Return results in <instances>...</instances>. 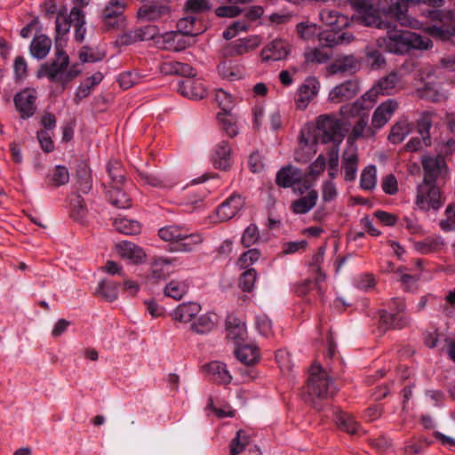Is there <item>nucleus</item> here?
Here are the masks:
<instances>
[{
    "mask_svg": "<svg viewBox=\"0 0 455 455\" xmlns=\"http://www.w3.org/2000/svg\"><path fill=\"white\" fill-rule=\"evenodd\" d=\"M374 0H355L356 20L367 27H374L379 29H387V36L378 39V44L395 54H403L411 49L427 50L432 47V42L419 34L410 30L396 29L394 17L387 12L385 19L376 8Z\"/></svg>",
    "mask_w": 455,
    "mask_h": 455,
    "instance_id": "nucleus-1",
    "label": "nucleus"
},
{
    "mask_svg": "<svg viewBox=\"0 0 455 455\" xmlns=\"http://www.w3.org/2000/svg\"><path fill=\"white\" fill-rule=\"evenodd\" d=\"M443 4L444 0H378V9L379 12L390 14L400 22L402 27H414L418 22L408 14L409 9L417 4H426L427 6L426 16L441 22L432 27V35L442 40H449L455 36V27H445L443 23V13L437 8Z\"/></svg>",
    "mask_w": 455,
    "mask_h": 455,
    "instance_id": "nucleus-2",
    "label": "nucleus"
},
{
    "mask_svg": "<svg viewBox=\"0 0 455 455\" xmlns=\"http://www.w3.org/2000/svg\"><path fill=\"white\" fill-rule=\"evenodd\" d=\"M338 389L339 387L332 377L321 365L311 366L307 383V401L311 403L315 409L321 411V401L333 396Z\"/></svg>",
    "mask_w": 455,
    "mask_h": 455,
    "instance_id": "nucleus-3",
    "label": "nucleus"
},
{
    "mask_svg": "<svg viewBox=\"0 0 455 455\" xmlns=\"http://www.w3.org/2000/svg\"><path fill=\"white\" fill-rule=\"evenodd\" d=\"M400 83V76L396 72H391L381 78L376 86L365 92L359 100L352 105H345L340 108V113L346 116H361L362 111L371 108L379 93L391 94Z\"/></svg>",
    "mask_w": 455,
    "mask_h": 455,
    "instance_id": "nucleus-4",
    "label": "nucleus"
},
{
    "mask_svg": "<svg viewBox=\"0 0 455 455\" xmlns=\"http://www.w3.org/2000/svg\"><path fill=\"white\" fill-rule=\"evenodd\" d=\"M320 18L323 24L330 29L318 33V41L323 46H335L345 42H349L352 35L342 32L341 28L347 24L345 16L338 11L323 9L320 12Z\"/></svg>",
    "mask_w": 455,
    "mask_h": 455,
    "instance_id": "nucleus-5",
    "label": "nucleus"
},
{
    "mask_svg": "<svg viewBox=\"0 0 455 455\" xmlns=\"http://www.w3.org/2000/svg\"><path fill=\"white\" fill-rule=\"evenodd\" d=\"M341 133V122L335 116L322 115L316 119V125L314 135L310 138H306L304 132L300 136V145L308 147L310 143L315 144L328 143V142H340L342 140Z\"/></svg>",
    "mask_w": 455,
    "mask_h": 455,
    "instance_id": "nucleus-6",
    "label": "nucleus"
},
{
    "mask_svg": "<svg viewBox=\"0 0 455 455\" xmlns=\"http://www.w3.org/2000/svg\"><path fill=\"white\" fill-rule=\"evenodd\" d=\"M405 309L404 301L399 298H393L387 304V308L379 311V325L383 331L389 329H402L408 323L403 314Z\"/></svg>",
    "mask_w": 455,
    "mask_h": 455,
    "instance_id": "nucleus-7",
    "label": "nucleus"
},
{
    "mask_svg": "<svg viewBox=\"0 0 455 455\" xmlns=\"http://www.w3.org/2000/svg\"><path fill=\"white\" fill-rule=\"evenodd\" d=\"M69 65V57L63 51L56 47L54 59L47 61L40 66L36 72L38 78L46 77L52 83H56L61 85L64 71L67 70Z\"/></svg>",
    "mask_w": 455,
    "mask_h": 455,
    "instance_id": "nucleus-8",
    "label": "nucleus"
},
{
    "mask_svg": "<svg viewBox=\"0 0 455 455\" xmlns=\"http://www.w3.org/2000/svg\"><path fill=\"white\" fill-rule=\"evenodd\" d=\"M37 92L33 88H26L15 94L13 101L16 109L22 119L33 116L36 111V101Z\"/></svg>",
    "mask_w": 455,
    "mask_h": 455,
    "instance_id": "nucleus-9",
    "label": "nucleus"
},
{
    "mask_svg": "<svg viewBox=\"0 0 455 455\" xmlns=\"http://www.w3.org/2000/svg\"><path fill=\"white\" fill-rule=\"evenodd\" d=\"M178 30L168 35V39L175 40L179 37L196 36L204 31V26L195 15L188 14L181 18L177 23Z\"/></svg>",
    "mask_w": 455,
    "mask_h": 455,
    "instance_id": "nucleus-10",
    "label": "nucleus"
},
{
    "mask_svg": "<svg viewBox=\"0 0 455 455\" xmlns=\"http://www.w3.org/2000/svg\"><path fill=\"white\" fill-rule=\"evenodd\" d=\"M320 88V83L315 76H308L299 87L295 96L297 108L305 109L310 101L317 95Z\"/></svg>",
    "mask_w": 455,
    "mask_h": 455,
    "instance_id": "nucleus-11",
    "label": "nucleus"
},
{
    "mask_svg": "<svg viewBox=\"0 0 455 455\" xmlns=\"http://www.w3.org/2000/svg\"><path fill=\"white\" fill-rule=\"evenodd\" d=\"M325 280V275L320 273L314 280L307 279L296 288V293L300 297H305L306 301L309 304L313 303L314 299L317 296L321 300L323 299V289L321 285Z\"/></svg>",
    "mask_w": 455,
    "mask_h": 455,
    "instance_id": "nucleus-12",
    "label": "nucleus"
},
{
    "mask_svg": "<svg viewBox=\"0 0 455 455\" xmlns=\"http://www.w3.org/2000/svg\"><path fill=\"white\" fill-rule=\"evenodd\" d=\"M360 91L358 80L351 78L336 85L329 93L332 102H343L353 99Z\"/></svg>",
    "mask_w": 455,
    "mask_h": 455,
    "instance_id": "nucleus-13",
    "label": "nucleus"
},
{
    "mask_svg": "<svg viewBox=\"0 0 455 455\" xmlns=\"http://www.w3.org/2000/svg\"><path fill=\"white\" fill-rule=\"evenodd\" d=\"M158 28L155 25H146L131 29L119 37L123 45H130L139 41L151 40L158 34Z\"/></svg>",
    "mask_w": 455,
    "mask_h": 455,
    "instance_id": "nucleus-14",
    "label": "nucleus"
},
{
    "mask_svg": "<svg viewBox=\"0 0 455 455\" xmlns=\"http://www.w3.org/2000/svg\"><path fill=\"white\" fill-rule=\"evenodd\" d=\"M235 358L245 366H253L260 359L259 349L251 340L234 347Z\"/></svg>",
    "mask_w": 455,
    "mask_h": 455,
    "instance_id": "nucleus-15",
    "label": "nucleus"
},
{
    "mask_svg": "<svg viewBox=\"0 0 455 455\" xmlns=\"http://www.w3.org/2000/svg\"><path fill=\"white\" fill-rule=\"evenodd\" d=\"M290 52L288 42L283 39H275L263 48L260 56L263 61H277L285 59Z\"/></svg>",
    "mask_w": 455,
    "mask_h": 455,
    "instance_id": "nucleus-16",
    "label": "nucleus"
},
{
    "mask_svg": "<svg viewBox=\"0 0 455 455\" xmlns=\"http://www.w3.org/2000/svg\"><path fill=\"white\" fill-rule=\"evenodd\" d=\"M178 92L191 100H201L206 96V90L203 83L197 79L185 78L178 83Z\"/></svg>",
    "mask_w": 455,
    "mask_h": 455,
    "instance_id": "nucleus-17",
    "label": "nucleus"
},
{
    "mask_svg": "<svg viewBox=\"0 0 455 455\" xmlns=\"http://www.w3.org/2000/svg\"><path fill=\"white\" fill-rule=\"evenodd\" d=\"M397 108L398 102L395 100L389 99L381 103L373 113L371 119L372 126L377 129L383 127L391 118Z\"/></svg>",
    "mask_w": 455,
    "mask_h": 455,
    "instance_id": "nucleus-18",
    "label": "nucleus"
},
{
    "mask_svg": "<svg viewBox=\"0 0 455 455\" xmlns=\"http://www.w3.org/2000/svg\"><path fill=\"white\" fill-rule=\"evenodd\" d=\"M302 178L303 173L299 169L292 165H287L277 172L275 183L281 188H288L300 183Z\"/></svg>",
    "mask_w": 455,
    "mask_h": 455,
    "instance_id": "nucleus-19",
    "label": "nucleus"
},
{
    "mask_svg": "<svg viewBox=\"0 0 455 455\" xmlns=\"http://www.w3.org/2000/svg\"><path fill=\"white\" fill-rule=\"evenodd\" d=\"M116 248L121 258L129 259L134 264L142 262L146 258L143 249L132 242L122 241L116 245Z\"/></svg>",
    "mask_w": 455,
    "mask_h": 455,
    "instance_id": "nucleus-20",
    "label": "nucleus"
},
{
    "mask_svg": "<svg viewBox=\"0 0 455 455\" xmlns=\"http://www.w3.org/2000/svg\"><path fill=\"white\" fill-rule=\"evenodd\" d=\"M428 201L433 209H438L441 206L440 191L434 184H421L418 187L417 204H423Z\"/></svg>",
    "mask_w": 455,
    "mask_h": 455,
    "instance_id": "nucleus-21",
    "label": "nucleus"
},
{
    "mask_svg": "<svg viewBox=\"0 0 455 455\" xmlns=\"http://www.w3.org/2000/svg\"><path fill=\"white\" fill-rule=\"evenodd\" d=\"M171 9L163 4H144L139 8L137 17L147 21H156L169 15Z\"/></svg>",
    "mask_w": 455,
    "mask_h": 455,
    "instance_id": "nucleus-22",
    "label": "nucleus"
},
{
    "mask_svg": "<svg viewBox=\"0 0 455 455\" xmlns=\"http://www.w3.org/2000/svg\"><path fill=\"white\" fill-rule=\"evenodd\" d=\"M121 185H105V195L108 201L116 208L119 209H127L132 205V201L130 196L127 195L125 191H124Z\"/></svg>",
    "mask_w": 455,
    "mask_h": 455,
    "instance_id": "nucleus-23",
    "label": "nucleus"
},
{
    "mask_svg": "<svg viewBox=\"0 0 455 455\" xmlns=\"http://www.w3.org/2000/svg\"><path fill=\"white\" fill-rule=\"evenodd\" d=\"M212 104L220 108L217 113V120L221 124V130L228 132V92L220 88L214 91L212 95Z\"/></svg>",
    "mask_w": 455,
    "mask_h": 455,
    "instance_id": "nucleus-24",
    "label": "nucleus"
},
{
    "mask_svg": "<svg viewBox=\"0 0 455 455\" xmlns=\"http://www.w3.org/2000/svg\"><path fill=\"white\" fill-rule=\"evenodd\" d=\"M229 339L233 340L235 347L251 341L248 338L245 322L243 319L229 315Z\"/></svg>",
    "mask_w": 455,
    "mask_h": 455,
    "instance_id": "nucleus-25",
    "label": "nucleus"
},
{
    "mask_svg": "<svg viewBox=\"0 0 455 455\" xmlns=\"http://www.w3.org/2000/svg\"><path fill=\"white\" fill-rule=\"evenodd\" d=\"M69 180V172L64 165H55L49 171L44 178V183L48 188H60L66 185Z\"/></svg>",
    "mask_w": 455,
    "mask_h": 455,
    "instance_id": "nucleus-26",
    "label": "nucleus"
},
{
    "mask_svg": "<svg viewBox=\"0 0 455 455\" xmlns=\"http://www.w3.org/2000/svg\"><path fill=\"white\" fill-rule=\"evenodd\" d=\"M209 379L218 384H227L228 369L226 363L220 361H212L203 366Z\"/></svg>",
    "mask_w": 455,
    "mask_h": 455,
    "instance_id": "nucleus-27",
    "label": "nucleus"
},
{
    "mask_svg": "<svg viewBox=\"0 0 455 455\" xmlns=\"http://www.w3.org/2000/svg\"><path fill=\"white\" fill-rule=\"evenodd\" d=\"M358 156L353 148L346 150L342 156V169L345 172V180L354 181L356 177Z\"/></svg>",
    "mask_w": 455,
    "mask_h": 455,
    "instance_id": "nucleus-28",
    "label": "nucleus"
},
{
    "mask_svg": "<svg viewBox=\"0 0 455 455\" xmlns=\"http://www.w3.org/2000/svg\"><path fill=\"white\" fill-rule=\"evenodd\" d=\"M201 310V306L196 302H188L180 304L172 314L175 321L188 323Z\"/></svg>",
    "mask_w": 455,
    "mask_h": 455,
    "instance_id": "nucleus-29",
    "label": "nucleus"
},
{
    "mask_svg": "<svg viewBox=\"0 0 455 455\" xmlns=\"http://www.w3.org/2000/svg\"><path fill=\"white\" fill-rule=\"evenodd\" d=\"M51 47V39L45 35H39L31 41L29 51L34 58L43 60L48 55Z\"/></svg>",
    "mask_w": 455,
    "mask_h": 455,
    "instance_id": "nucleus-30",
    "label": "nucleus"
},
{
    "mask_svg": "<svg viewBox=\"0 0 455 455\" xmlns=\"http://www.w3.org/2000/svg\"><path fill=\"white\" fill-rule=\"evenodd\" d=\"M317 199V191L312 189L305 196L293 201L291 204V209L296 214H305L316 204Z\"/></svg>",
    "mask_w": 455,
    "mask_h": 455,
    "instance_id": "nucleus-31",
    "label": "nucleus"
},
{
    "mask_svg": "<svg viewBox=\"0 0 455 455\" xmlns=\"http://www.w3.org/2000/svg\"><path fill=\"white\" fill-rule=\"evenodd\" d=\"M218 323V315L212 313H208L201 315L191 325L192 331L197 334H207L212 331Z\"/></svg>",
    "mask_w": 455,
    "mask_h": 455,
    "instance_id": "nucleus-32",
    "label": "nucleus"
},
{
    "mask_svg": "<svg viewBox=\"0 0 455 455\" xmlns=\"http://www.w3.org/2000/svg\"><path fill=\"white\" fill-rule=\"evenodd\" d=\"M251 0H229V4H236L239 3L246 4ZM241 12H244V16L250 20H256L263 14V9L260 6H251L249 8L240 9L237 6L229 5V18L235 17Z\"/></svg>",
    "mask_w": 455,
    "mask_h": 455,
    "instance_id": "nucleus-33",
    "label": "nucleus"
},
{
    "mask_svg": "<svg viewBox=\"0 0 455 455\" xmlns=\"http://www.w3.org/2000/svg\"><path fill=\"white\" fill-rule=\"evenodd\" d=\"M138 176L143 185H148L154 188H172L175 185L173 180L155 173L138 171Z\"/></svg>",
    "mask_w": 455,
    "mask_h": 455,
    "instance_id": "nucleus-34",
    "label": "nucleus"
},
{
    "mask_svg": "<svg viewBox=\"0 0 455 455\" xmlns=\"http://www.w3.org/2000/svg\"><path fill=\"white\" fill-rule=\"evenodd\" d=\"M251 445V438L250 435L246 431L240 429L229 443V455H239L242 452H245Z\"/></svg>",
    "mask_w": 455,
    "mask_h": 455,
    "instance_id": "nucleus-35",
    "label": "nucleus"
},
{
    "mask_svg": "<svg viewBox=\"0 0 455 455\" xmlns=\"http://www.w3.org/2000/svg\"><path fill=\"white\" fill-rule=\"evenodd\" d=\"M444 246L443 239L438 236H428L414 243L415 250L421 254H429L439 251Z\"/></svg>",
    "mask_w": 455,
    "mask_h": 455,
    "instance_id": "nucleus-36",
    "label": "nucleus"
},
{
    "mask_svg": "<svg viewBox=\"0 0 455 455\" xmlns=\"http://www.w3.org/2000/svg\"><path fill=\"white\" fill-rule=\"evenodd\" d=\"M357 69V61L353 55L339 57L330 66L332 74L349 73L353 74Z\"/></svg>",
    "mask_w": 455,
    "mask_h": 455,
    "instance_id": "nucleus-37",
    "label": "nucleus"
},
{
    "mask_svg": "<svg viewBox=\"0 0 455 455\" xmlns=\"http://www.w3.org/2000/svg\"><path fill=\"white\" fill-rule=\"evenodd\" d=\"M76 189L84 194H87L92 188L91 172L88 166L82 163L78 164L76 172Z\"/></svg>",
    "mask_w": 455,
    "mask_h": 455,
    "instance_id": "nucleus-38",
    "label": "nucleus"
},
{
    "mask_svg": "<svg viewBox=\"0 0 455 455\" xmlns=\"http://www.w3.org/2000/svg\"><path fill=\"white\" fill-rule=\"evenodd\" d=\"M424 170L423 184H434L441 172V162L435 158H427L422 162Z\"/></svg>",
    "mask_w": 455,
    "mask_h": 455,
    "instance_id": "nucleus-39",
    "label": "nucleus"
},
{
    "mask_svg": "<svg viewBox=\"0 0 455 455\" xmlns=\"http://www.w3.org/2000/svg\"><path fill=\"white\" fill-rule=\"evenodd\" d=\"M185 229L183 226L168 225L158 230V235L162 240L175 243L176 246L185 234Z\"/></svg>",
    "mask_w": 455,
    "mask_h": 455,
    "instance_id": "nucleus-40",
    "label": "nucleus"
},
{
    "mask_svg": "<svg viewBox=\"0 0 455 455\" xmlns=\"http://www.w3.org/2000/svg\"><path fill=\"white\" fill-rule=\"evenodd\" d=\"M107 172L110 179L108 186L123 185L125 180V170L120 161L110 160L107 164Z\"/></svg>",
    "mask_w": 455,
    "mask_h": 455,
    "instance_id": "nucleus-41",
    "label": "nucleus"
},
{
    "mask_svg": "<svg viewBox=\"0 0 455 455\" xmlns=\"http://www.w3.org/2000/svg\"><path fill=\"white\" fill-rule=\"evenodd\" d=\"M163 69L165 73L176 74L186 78H193L196 76V71L191 65L178 61L165 63Z\"/></svg>",
    "mask_w": 455,
    "mask_h": 455,
    "instance_id": "nucleus-42",
    "label": "nucleus"
},
{
    "mask_svg": "<svg viewBox=\"0 0 455 455\" xmlns=\"http://www.w3.org/2000/svg\"><path fill=\"white\" fill-rule=\"evenodd\" d=\"M71 21L75 27V38L81 43L84 39L86 29L84 13L79 7L74 6L71 9Z\"/></svg>",
    "mask_w": 455,
    "mask_h": 455,
    "instance_id": "nucleus-43",
    "label": "nucleus"
},
{
    "mask_svg": "<svg viewBox=\"0 0 455 455\" xmlns=\"http://www.w3.org/2000/svg\"><path fill=\"white\" fill-rule=\"evenodd\" d=\"M113 225L119 233L126 235H135L140 234L141 231L140 222L125 218L116 219Z\"/></svg>",
    "mask_w": 455,
    "mask_h": 455,
    "instance_id": "nucleus-44",
    "label": "nucleus"
},
{
    "mask_svg": "<svg viewBox=\"0 0 455 455\" xmlns=\"http://www.w3.org/2000/svg\"><path fill=\"white\" fill-rule=\"evenodd\" d=\"M118 283L110 280H102L99 283L96 294L107 301L112 302L117 298Z\"/></svg>",
    "mask_w": 455,
    "mask_h": 455,
    "instance_id": "nucleus-45",
    "label": "nucleus"
},
{
    "mask_svg": "<svg viewBox=\"0 0 455 455\" xmlns=\"http://www.w3.org/2000/svg\"><path fill=\"white\" fill-rule=\"evenodd\" d=\"M256 46L255 39L248 37L235 39L229 42V56L244 54Z\"/></svg>",
    "mask_w": 455,
    "mask_h": 455,
    "instance_id": "nucleus-46",
    "label": "nucleus"
},
{
    "mask_svg": "<svg viewBox=\"0 0 455 455\" xmlns=\"http://www.w3.org/2000/svg\"><path fill=\"white\" fill-rule=\"evenodd\" d=\"M203 242V238L198 233H189L188 229H185V234L182 235V238L180 239L178 245H176L175 250L180 251H191L196 245L201 243Z\"/></svg>",
    "mask_w": 455,
    "mask_h": 455,
    "instance_id": "nucleus-47",
    "label": "nucleus"
},
{
    "mask_svg": "<svg viewBox=\"0 0 455 455\" xmlns=\"http://www.w3.org/2000/svg\"><path fill=\"white\" fill-rule=\"evenodd\" d=\"M335 421L339 428L350 435H355L358 430V423L354 418L343 411H339L335 414Z\"/></svg>",
    "mask_w": 455,
    "mask_h": 455,
    "instance_id": "nucleus-48",
    "label": "nucleus"
},
{
    "mask_svg": "<svg viewBox=\"0 0 455 455\" xmlns=\"http://www.w3.org/2000/svg\"><path fill=\"white\" fill-rule=\"evenodd\" d=\"M126 8L124 0H110L108 4L102 11V19L117 18L124 20V12Z\"/></svg>",
    "mask_w": 455,
    "mask_h": 455,
    "instance_id": "nucleus-49",
    "label": "nucleus"
},
{
    "mask_svg": "<svg viewBox=\"0 0 455 455\" xmlns=\"http://www.w3.org/2000/svg\"><path fill=\"white\" fill-rule=\"evenodd\" d=\"M228 143L223 140L219 143L212 156V161L215 168L220 170L228 169Z\"/></svg>",
    "mask_w": 455,
    "mask_h": 455,
    "instance_id": "nucleus-50",
    "label": "nucleus"
},
{
    "mask_svg": "<svg viewBox=\"0 0 455 455\" xmlns=\"http://www.w3.org/2000/svg\"><path fill=\"white\" fill-rule=\"evenodd\" d=\"M188 291V284L186 282H180L176 280L171 281L164 287V295L180 300Z\"/></svg>",
    "mask_w": 455,
    "mask_h": 455,
    "instance_id": "nucleus-51",
    "label": "nucleus"
},
{
    "mask_svg": "<svg viewBox=\"0 0 455 455\" xmlns=\"http://www.w3.org/2000/svg\"><path fill=\"white\" fill-rule=\"evenodd\" d=\"M410 125L407 121H399L395 124L388 135V140L392 144H399L406 138L410 133Z\"/></svg>",
    "mask_w": 455,
    "mask_h": 455,
    "instance_id": "nucleus-52",
    "label": "nucleus"
},
{
    "mask_svg": "<svg viewBox=\"0 0 455 455\" xmlns=\"http://www.w3.org/2000/svg\"><path fill=\"white\" fill-rule=\"evenodd\" d=\"M376 173L377 170L374 165H368L363 170L360 177V187L362 189L371 190L376 187Z\"/></svg>",
    "mask_w": 455,
    "mask_h": 455,
    "instance_id": "nucleus-53",
    "label": "nucleus"
},
{
    "mask_svg": "<svg viewBox=\"0 0 455 455\" xmlns=\"http://www.w3.org/2000/svg\"><path fill=\"white\" fill-rule=\"evenodd\" d=\"M418 132L422 137L424 146L431 145L430 129L432 127V120L429 115L424 114L417 122Z\"/></svg>",
    "mask_w": 455,
    "mask_h": 455,
    "instance_id": "nucleus-54",
    "label": "nucleus"
},
{
    "mask_svg": "<svg viewBox=\"0 0 455 455\" xmlns=\"http://www.w3.org/2000/svg\"><path fill=\"white\" fill-rule=\"evenodd\" d=\"M365 61L373 69L382 68L386 61L379 50L374 47H367L365 52Z\"/></svg>",
    "mask_w": 455,
    "mask_h": 455,
    "instance_id": "nucleus-55",
    "label": "nucleus"
},
{
    "mask_svg": "<svg viewBox=\"0 0 455 455\" xmlns=\"http://www.w3.org/2000/svg\"><path fill=\"white\" fill-rule=\"evenodd\" d=\"M332 46H323L319 43V47L315 48L311 52L306 53V59L308 62L325 63L331 58V52L325 48H331Z\"/></svg>",
    "mask_w": 455,
    "mask_h": 455,
    "instance_id": "nucleus-56",
    "label": "nucleus"
},
{
    "mask_svg": "<svg viewBox=\"0 0 455 455\" xmlns=\"http://www.w3.org/2000/svg\"><path fill=\"white\" fill-rule=\"evenodd\" d=\"M171 264V260L166 258L158 257L155 258L151 265V277L156 282L164 279L166 272L164 271L163 267Z\"/></svg>",
    "mask_w": 455,
    "mask_h": 455,
    "instance_id": "nucleus-57",
    "label": "nucleus"
},
{
    "mask_svg": "<svg viewBox=\"0 0 455 455\" xmlns=\"http://www.w3.org/2000/svg\"><path fill=\"white\" fill-rule=\"evenodd\" d=\"M65 12L66 10H59L56 17L55 24L58 36L66 35L69 31L71 24H73V21H71V12L67 16Z\"/></svg>",
    "mask_w": 455,
    "mask_h": 455,
    "instance_id": "nucleus-58",
    "label": "nucleus"
},
{
    "mask_svg": "<svg viewBox=\"0 0 455 455\" xmlns=\"http://www.w3.org/2000/svg\"><path fill=\"white\" fill-rule=\"evenodd\" d=\"M256 280V271L254 268H250L244 271L239 277V287L243 291L250 292L254 285Z\"/></svg>",
    "mask_w": 455,
    "mask_h": 455,
    "instance_id": "nucleus-59",
    "label": "nucleus"
},
{
    "mask_svg": "<svg viewBox=\"0 0 455 455\" xmlns=\"http://www.w3.org/2000/svg\"><path fill=\"white\" fill-rule=\"evenodd\" d=\"M255 326L262 336L268 337L272 333V322L266 315L255 317Z\"/></svg>",
    "mask_w": 455,
    "mask_h": 455,
    "instance_id": "nucleus-60",
    "label": "nucleus"
},
{
    "mask_svg": "<svg viewBox=\"0 0 455 455\" xmlns=\"http://www.w3.org/2000/svg\"><path fill=\"white\" fill-rule=\"evenodd\" d=\"M419 92L421 98L433 102H437L442 98V94L439 93L435 85L430 83H425L422 88L419 89Z\"/></svg>",
    "mask_w": 455,
    "mask_h": 455,
    "instance_id": "nucleus-61",
    "label": "nucleus"
},
{
    "mask_svg": "<svg viewBox=\"0 0 455 455\" xmlns=\"http://www.w3.org/2000/svg\"><path fill=\"white\" fill-rule=\"evenodd\" d=\"M446 219L440 221L441 228L445 232L455 230V205H449L445 210Z\"/></svg>",
    "mask_w": 455,
    "mask_h": 455,
    "instance_id": "nucleus-62",
    "label": "nucleus"
},
{
    "mask_svg": "<svg viewBox=\"0 0 455 455\" xmlns=\"http://www.w3.org/2000/svg\"><path fill=\"white\" fill-rule=\"evenodd\" d=\"M260 253L258 250L252 249L243 253L238 259L240 268H246L259 259Z\"/></svg>",
    "mask_w": 455,
    "mask_h": 455,
    "instance_id": "nucleus-63",
    "label": "nucleus"
},
{
    "mask_svg": "<svg viewBox=\"0 0 455 455\" xmlns=\"http://www.w3.org/2000/svg\"><path fill=\"white\" fill-rule=\"evenodd\" d=\"M186 9L191 13H200L211 9L208 0H188L186 2Z\"/></svg>",
    "mask_w": 455,
    "mask_h": 455,
    "instance_id": "nucleus-64",
    "label": "nucleus"
}]
</instances>
